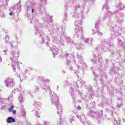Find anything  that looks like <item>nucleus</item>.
Returning a JSON list of instances; mask_svg holds the SVG:
<instances>
[{
	"label": "nucleus",
	"instance_id": "nucleus-59",
	"mask_svg": "<svg viewBox=\"0 0 125 125\" xmlns=\"http://www.w3.org/2000/svg\"><path fill=\"white\" fill-rule=\"evenodd\" d=\"M82 13H83V12H84L83 10L82 11Z\"/></svg>",
	"mask_w": 125,
	"mask_h": 125
},
{
	"label": "nucleus",
	"instance_id": "nucleus-18",
	"mask_svg": "<svg viewBox=\"0 0 125 125\" xmlns=\"http://www.w3.org/2000/svg\"><path fill=\"white\" fill-rule=\"evenodd\" d=\"M9 15L10 16L13 15L14 16H18V12L16 9V6L15 5L11 9H10Z\"/></svg>",
	"mask_w": 125,
	"mask_h": 125
},
{
	"label": "nucleus",
	"instance_id": "nucleus-7",
	"mask_svg": "<svg viewBox=\"0 0 125 125\" xmlns=\"http://www.w3.org/2000/svg\"><path fill=\"white\" fill-rule=\"evenodd\" d=\"M8 1L9 0H0V15L2 19L5 18V14H4V7L8 6Z\"/></svg>",
	"mask_w": 125,
	"mask_h": 125
},
{
	"label": "nucleus",
	"instance_id": "nucleus-27",
	"mask_svg": "<svg viewBox=\"0 0 125 125\" xmlns=\"http://www.w3.org/2000/svg\"><path fill=\"white\" fill-rule=\"evenodd\" d=\"M14 98H13V94H11L10 96L8 97V98L7 99V102H8V104H12V102L13 101V99Z\"/></svg>",
	"mask_w": 125,
	"mask_h": 125
},
{
	"label": "nucleus",
	"instance_id": "nucleus-17",
	"mask_svg": "<svg viewBox=\"0 0 125 125\" xmlns=\"http://www.w3.org/2000/svg\"><path fill=\"white\" fill-rule=\"evenodd\" d=\"M36 25H35V28L36 30V35L40 36L42 37V36H44V34L43 33H42L39 31V28H40V23H39V20H36L35 21Z\"/></svg>",
	"mask_w": 125,
	"mask_h": 125
},
{
	"label": "nucleus",
	"instance_id": "nucleus-50",
	"mask_svg": "<svg viewBox=\"0 0 125 125\" xmlns=\"http://www.w3.org/2000/svg\"><path fill=\"white\" fill-rule=\"evenodd\" d=\"M0 62H2V59L1 58H0Z\"/></svg>",
	"mask_w": 125,
	"mask_h": 125
},
{
	"label": "nucleus",
	"instance_id": "nucleus-30",
	"mask_svg": "<svg viewBox=\"0 0 125 125\" xmlns=\"http://www.w3.org/2000/svg\"><path fill=\"white\" fill-rule=\"evenodd\" d=\"M69 122L71 125L74 124L75 122V116L74 115H70L69 117Z\"/></svg>",
	"mask_w": 125,
	"mask_h": 125
},
{
	"label": "nucleus",
	"instance_id": "nucleus-21",
	"mask_svg": "<svg viewBox=\"0 0 125 125\" xmlns=\"http://www.w3.org/2000/svg\"><path fill=\"white\" fill-rule=\"evenodd\" d=\"M57 114H58L59 116H61L63 112V107H62L61 105L59 104L57 105Z\"/></svg>",
	"mask_w": 125,
	"mask_h": 125
},
{
	"label": "nucleus",
	"instance_id": "nucleus-26",
	"mask_svg": "<svg viewBox=\"0 0 125 125\" xmlns=\"http://www.w3.org/2000/svg\"><path fill=\"white\" fill-rule=\"evenodd\" d=\"M95 34H97L98 36H100V37H102L103 36V33L99 32L98 29H97L96 31L94 30L93 31L92 35H95Z\"/></svg>",
	"mask_w": 125,
	"mask_h": 125
},
{
	"label": "nucleus",
	"instance_id": "nucleus-61",
	"mask_svg": "<svg viewBox=\"0 0 125 125\" xmlns=\"http://www.w3.org/2000/svg\"><path fill=\"white\" fill-rule=\"evenodd\" d=\"M30 22L32 23V21H31Z\"/></svg>",
	"mask_w": 125,
	"mask_h": 125
},
{
	"label": "nucleus",
	"instance_id": "nucleus-62",
	"mask_svg": "<svg viewBox=\"0 0 125 125\" xmlns=\"http://www.w3.org/2000/svg\"><path fill=\"white\" fill-rule=\"evenodd\" d=\"M12 92H13V91H12Z\"/></svg>",
	"mask_w": 125,
	"mask_h": 125
},
{
	"label": "nucleus",
	"instance_id": "nucleus-12",
	"mask_svg": "<svg viewBox=\"0 0 125 125\" xmlns=\"http://www.w3.org/2000/svg\"><path fill=\"white\" fill-rule=\"evenodd\" d=\"M34 0H28L26 2V7L27 11L28 12H31V13H34L35 12V10L33 8V5L35 4Z\"/></svg>",
	"mask_w": 125,
	"mask_h": 125
},
{
	"label": "nucleus",
	"instance_id": "nucleus-42",
	"mask_svg": "<svg viewBox=\"0 0 125 125\" xmlns=\"http://www.w3.org/2000/svg\"><path fill=\"white\" fill-rule=\"evenodd\" d=\"M49 122L44 121L43 123V125H48Z\"/></svg>",
	"mask_w": 125,
	"mask_h": 125
},
{
	"label": "nucleus",
	"instance_id": "nucleus-56",
	"mask_svg": "<svg viewBox=\"0 0 125 125\" xmlns=\"http://www.w3.org/2000/svg\"><path fill=\"white\" fill-rule=\"evenodd\" d=\"M3 52H5V53H6V50H3Z\"/></svg>",
	"mask_w": 125,
	"mask_h": 125
},
{
	"label": "nucleus",
	"instance_id": "nucleus-6",
	"mask_svg": "<svg viewBox=\"0 0 125 125\" xmlns=\"http://www.w3.org/2000/svg\"><path fill=\"white\" fill-rule=\"evenodd\" d=\"M89 116L94 119H97L99 125L101 124V121H102L104 120L102 118V117H103V111L102 110L98 112H95L94 111L91 110L90 111Z\"/></svg>",
	"mask_w": 125,
	"mask_h": 125
},
{
	"label": "nucleus",
	"instance_id": "nucleus-44",
	"mask_svg": "<svg viewBox=\"0 0 125 125\" xmlns=\"http://www.w3.org/2000/svg\"><path fill=\"white\" fill-rule=\"evenodd\" d=\"M99 23H100V21H97V22H96L95 23V28L96 29V26H97V25H98Z\"/></svg>",
	"mask_w": 125,
	"mask_h": 125
},
{
	"label": "nucleus",
	"instance_id": "nucleus-33",
	"mask_svg": "<svg viewBox=\"0 0 125 125\" xmlns=\"http://www.w3.org/2000/svg\"><path fill=\"white\" fill-rule=\"evenodd\" d=\"M118 43L119 44V45L122 47L125 46V42H123L121 39H118Z\"/></svg>",
	"mask_w": 125,
	"mask_h": 125
},
{
	"label": "nucleus",
	"instance_id": "nucleus-34",
	"mask_svg": "<svg viewBox=\"0 0 125 125\" xmlns=\"http://www.w3.org/2000/svg\"><path fill=\"white\" fill-rule=\"evenodd\" d=\"M15 5L16 6H16H18L17 11L18 13H19L21 11V5H20V4H18L17 5Z\"/></svg>",
	"mask_w": 125,
	"mask_h": 125
},
{
	"label": "nucleus",
	"instance_id": "nucleus-28",
	"mask_svg": "<svg viewBox=\"0 0 125 125\" xmlns=\"http://www.w3.org/2000/svg\"><path fill=\"white\" fill-rule=\"evenodd\" d=\"M84 42L86 43H88V44H90L91 45L92 44V38H86V39H83Z\"/></svg>",
	"mask_w": 125,
	"mask_h": 125
},
{
	"label": "nucleus",
	"instance_id": "nucleus-58",
	"mask_svg": "<svg viewBox=\"0 0 125 125\" xmlns=\"http://www.w3.org/2000/svg\"><path fill=\"white\" fill-rule=\"evenodd\" d=\"M58 88H59V86H57V89H58Z\"/></svg>",
	"mask_w": 125,
	"mask_h": 125
},
{
	"label": "nucleus",
	"instance_id": "nucleus-19",
	"mask_svg": "<svg viewBox=\"0 0 125 125\" xmlns=\"http://www.w3.org/2000/svg\"><path fill=\"white\" fill-rule=\"evenodd\" d=\"M0 104L1 105L2 107L5 108L8 104L7 103V99L0 98Z\"/></svg>",
	"mask_w": 125,
	"mask_h": 125
},
{
	"label": "nucleus",
	"instance_id": "nucleus-23",
	"mask_svg": "<svg viewBox=\"0 0 125 125\" xmlns=\"http://www.w3.org/2000/svg\"><path fill=\"white\" fill-rule=\"evenodd\" d=\"M5 107L8 108V110L10 113H12V111L13 110V109H14V105H13V104H8L7 106H5Z\"/></svg>",
	"mask_w": 125,
	"mask_h": 125
},
{
	"label": "nucleus",
	"instance_id": "nucleus-10",
	"mask_svg": "<svg viewBox=\"0 0 125 125\" xmlns=\"http://www.w3.org/2000/svg\"><path fill=\"white\" fill-rule=\"evenodd\" d=\"M34 105L35 108H33V113H35L36 117L40 118V109L42 107V103L35 101Z\"/></svg>",
	"mask_w": 125,
	"mask_h": 125
},
{
	"label": "nucleus",
	"instance_id": "nucleus-3",
	"mask_svg": "<svg viewBox=\"0 0 125 125\" xmlns=\"http://www.w3.org/2000/svg\"><path fill=\"white\" fill-rule=\"evenodd\" d=\"M74 18H75V25L76 27L74 29L75 36L77 38H79L81 40L83 38V28L82 27V19L79 17V13L75 12L73 15Z\"/></svg>",
	"mask_w": 125,
	"mask_h": 125
},
{
	"label": "nucleus",
	"instance_id": "nucleus-36",
	"mask_svg": "<svg viewBox=\"0 0 125 125\" xmlns=\"http://www.w3.org/2000/svg\"><path fill=\"white\" fill-rule=\"evenodd\" d=\"M33 89L34 90L33 92H38L40 90V88L37 86H33Z\"/></svg>",
	"mask_w": 125,
	"mask_h": 125
},
{
	"label": "nucleus",
	"instance_id": "nucleus-39",
	"mask_svg": "<svg viewBox=\"0 0 125 125\" xmlns=\"http://www.w3.org/2000/svg\"><path fill=\"white\" fill-rule=\"evenodd\" d=\"M67 42L72 44V40L70 38H68L67 39Z\"/></svg>",
	"mask_w": 125,
	"mask_h": 125
},
{
	"label": "nucleus",
	"instance_id": "nucleus-8",
	"mask_svg": "<svg viewBox=\"0 0 125 125\" xmlns=\"http://www.w3.org/2000/svg\"><path fill=\"white\" fill-rule=\"evenodd\" d=\"M108 9H109L108 4L107 3L104 4L103 6V11H106V13L104 15V19L107 20L108 22H110L112 20L113 12L108 11Z\"/></svg>",
	"mask_w": 125,
	"mask_h": 125
},
{
	"label": "nucleus",
	"instance_id": "nucleus-49",
	"mask_svg": "<svg viewBox=\"0 0 125 125\" xmlns=\"http://www.w3.org/2000/svg\"><path fill=\"white\" fill-rule=\"evenodd\" d=\"M81 83L82 84H84V81H82V82H81Z\"/></svg>",
	"mask_w": 125,
	"mask_h": 125
},
{
	"label": "nucleus",
	"instance_id": "nucleus-15",
	"mask_svg": "<svg viewBox=\"0 0 125 125\" xmlns=\"http://www.w3.org/2000/svg\"><path fill=\"white\" fill-rule=\"evenodd\" d=\"M79 58V64L78 65V68L80 69H85L86 68V64L83 62V57L82 56H78Z\"/></svg>",
	"mask_w": 125,
	"mask_h": 125
},
{
	"label": "nucleus",
	"instance_id": "nucleus-45",
	"mask_svg": "<svg viewBox=\"0 0 125 125\" xmlns=\"http://www.w3.org/2000/svg\"><path fill=\"white\" fill-rule=\"evenodd\" d=\"M12 114H16V110H12Z\"/></svg>",
	"mask_w": 125,
	"mask_h": 125
},
{
	"label": "nucleus",
	"instance_id": "nucleus-52",
	"mask_svg": "<svg viewBox=\"0 0 125 125\" xmlns=\"http://www.w3.org/2000/svg\"><path fill=\"white\" fill-rule=\"evenodd\" d=\"M123 121L124 123H125V118H123Z\"/></svg>",
	"mask_w": 125,
	"mask_h": 125
},
{
	"label": "nucleus",
	"instance_id": "nucleus-4",
	"mask_svg": "<svg viewBox=\"0 0 125 125\" xmlns=\"http://www.w3.org/2000/svg\"><path fill=\"white\" fill-rule=\"evenodd\" d=\"M43 89L45 90L46 92H48L50 96V100L52 105H54V106H57L59 105V102L58 101V96L54 92L51 95L52 92L50 87L48 86L45 85H43Z\"/></svg>",
	"mask_w": 125,
	"mask_h": 125
},
{
	"label": "nucleus",
	"instance_id": "nucleus-9",
	"mask_svg": "<svg viewBox=\"0 0 125 125\" xmlns=\"http://www.w3.org/2000/svg\"><path fill=\"white\" fill-rule=\"evenodd\" d=\"M42 19L46 23V25H44L46 28H47V27H49V28H51L52 26H53V23H52V21H50L49 19H50V17H49V15L47 14H44L43 13L42 14Z\"/></svg>",
	"mask_w": 125,
	"mask_h": 125
},
{
	"label": "nucleus",
	"instance_id": "nucleus-55",
	"mask_svg": "<svg viewBox=\"0 0 125 125\" xmlns=\"http://www.w3.org/2000/svg\"><path fill=\"white\" fill-rule=\"evenodd\" d=\"M104 76H105V78L107 79V76L106 75V74H104Z\"/></svg>",
	"mask_w": 125,
	"mask_h": 125
},
{
	"label": "nucleus",
	"instance_id": "nucleus-53",
	"mask_svg": "<svg viewBox=\"0 0 125 125\" xmlns=\"http://www.w3.org/2000/svg\"><path fill=\"white\" fill-rule=\"evenodd\" d=\"M27 17H28V18H30V19H31V17L29 16V15H27Z\"/></svg>",
	"mask_w": 125,
	"mask_h": 125
},
{
	"label": "nucleus",
	"instance_id": "nucleus-13",
	"mask_svg": "<svg viewBox=\"0 0 125 125\" xmlns=\"http://www.w3.org/2000/svg\"><path fill=\"white\" fill-rule=\"evenodd\" d=\"M74 89H79V86H78L77 82L74 83V86H71V88L70 90V93H71V95L74 101H75V100H76V98H77V96L76 95V92Z\"/></svg>",
	"mask_w": 125,
	"mask_h": 125
},
{
	"label": "nucleus",
	"instance_id": "nucleus-11",
	"mask_svg": "<svg viewBox=\"0 0 125 125\" xmlns=\"http://www.w3.org/2000/svg\"><path fill=\"white\" fill-rule=\"evenodd\" d=\"M69 54H66V57L67 58L66 59V65L69 66L70 69H72L73 67L72 65H74V64H76V61H75V57L73 54H71V57H68L69 56Z\"/></svg>",
	"mask_w": 125,
	"mask_h": 125
},
{
	"label": "nucleus",
	"instance_id": "nucleus-60",
	"mask_svg": "<svg viewBox=\"0 0 125 125\" xmlns=\"http://www.w3.org/2000/svg\"><path fill=\"white\" fill-rule=\"evenodd\" d=\"M114 13H116V11L114 12Z\"/></svg>",
	"mask_w": 125,
	"mask_h": 125
},
{
	"label": "nucleus",
	"instance_id": "nucleus-20",
	"mask_svg": "<svg viewBox=\"0 0 125 125\" xmlns=\"http://www.w3.org/2000/svg\"><path fill=\"white\" fill-rule=\"evenodd\" d=\"M117 16L118 17L117 21V23H119L120 25H122L123 20H124V15L123 14H118Z\"/></svg>",
	"mask_w": 125,
	"mask_h": 125
},
{
	"label": "nucleus",
	"instance_id": "nucleus-41",
	"mask_svg": "<svg viewBox=\"0 0 125 125\" xmlns=\"http://www.w3.org/2000/svg\"><path fill=\"white\" fill-rule=\"evenodd\" d=\"M42 82H45L46 83H49V80L48 79H46V80H42Z\"/></svg>",
	"mask_w": 125,
	"mask_h": 125
},
{
	"label": "nucleus",
	"instance_id": "nucleus-57",
	"mask_svg": "<svg viewBox=\"0 0 125 125\" xmlns=\"http://www.w3.org/2000/svg\"><path fill=\"white\" fill-rule=\"evenodd\" d=\"M64 15L66 16L67 15V13H64Z\"/></svg>",
	"mask_w": 125,
	"mask_h": 125
},
{
	"label": "nucleus",
	"instance_id": "nucleus-38",
	"mask_svg": "<svg viewBox=\"0 0 125 125\" xmlns=\"http://www.w3.org/2000/svg\"><path fill=\"white\" fill-rule=\"evenodd\" d=\"M76 48H77L78 50L79 49H82V44L81 43H79V44L76 45Z\"/></svg>",
	"mask_w": 125,
	"mask_h": 125
},
{
	"label": "nucleus",
	"instance_id": "nucleus-35",
	"mask_svg": "<svg viewBox=\"0 0 125 125\" xmlns=\"http://www.w3.org/2000/svg\"><path fill=\"white\" fill-rule=\"evenodd\" d=\"M83 124L85 125H90V121L86 119L85 121H83Z\"/></svg>",
	"mask_w": 125,
	"mask_h": 125
},
{
	"label": "nucleus",
	"instance_id": "nucleus-29",
	"mask_svg": "<svg viewBox=\"0 0 125 125\" xmlns=\"http://www.w3.org/2000/svg\"><path fill=\"white\" fill-rule=\"evenodd\" d=\"M21 116L25 118V117H26V109L24 108V106H23V105L21 106Z\"/></svg>",
	"mask_w": 125,
	"mask_h": 125
},
{
	"label": "nucleus",
	"instance_id": "nucleus-14",
	"mask_svg": "<svg viewBox=\"0 0 125 125\" xmlns=\"http://www.w3.org/2000/svg\"><path fill=\"white\" fill-rule=\"evenodd\" d=\"M111 30L112 32V35H115L113 38H116L118 36H121L122 35V32L121 30H120V28H119V26H115L114 27H111Z\"/></svg>",
	"mask_w": 125,
	"mask_h": 125
},
{
	"label": "nucleus",
	"instance_id": "nucleus-54",
	"mask_svg": "<svg viewBox=\"0 0 125 125\" xmlns=\"http://www.w3.org/2000/svg\"><path fill=\"white\" fill-rule=\"evenodd\" d=\"M5 34H7V33H8L7 31V30H5Z\"/></svg>",
	"mask_w": 125,
	"mask_h": 125
},
{
	"label": "nucleus",
	"instance_id": "nucleus-37",
	"mask_svg": "<svg viewBox=\"0 0 125 125\" xmlns=\"http://www.w3.org/2000/svg\"><path fill=\"white\" fill-rule=\"evenodd\" d=\"M41 1L42 3V8L43 7H42V5H43V4H46L47 3V0H41Z\"/></svg>",
	"mask_w": 125,
	"mask_h": 125
},
{
	"label": "nucleus",
	"instance_id": "nucleus-24",
	"mask_svg": "<svg viewBox=\"0 0 125 125\" xmlns=\"http://www.w3.org/2000/svg\"><path fill=\"white\" fill-rule=\"evenodd\" d=\"M6 122L7 124H12V123H15V119L12 117H9L7 118Z\"/></svg>",
	"mask_w": 125,
	"mask_h": 125
},
{
	"label": "nucleus",
	"instance_id": "nucleus-2",
	"mask_svg": "<svg viewBox=\"0 0 125 125\" xmlns=\"http://www.w3.org/2000/svg\"><path fill=\"white\" fill-rule=\"evenodd\" d=\"M16 56V53L14 51H12L10 55V60L12 61V67L14 71L16 72V70H19V73L15 74L16 77H19L21 81H23L27 79V69H25L24 72L20 70V67H19V64H18V58H15Z\"/></svg>",
	"mask_w": 125,
	"mask_h": 125
},
{
	"label": "nucleus",
	"instance_id": "nucleus-5",
	"mask_svg": "<svg viewBox=\"0 0 125 125\" xmlns=\"http://www.w3.org/2000/svg\"><path fill=\"white\" fill-rule=\"evenodd\" d=\"M42 43H45L46 46H49L50 49L53 51V53L54 55H57L59 53V50L58 48L55 45H52V44H49V38L48 36H46L42 38Z\"/></svg>",
	"mask_w": 125,
	"mask_h": 125
},
{
	"label": "nucleus",
	"instance_id": "nucleus-25",
	"mask_svg": "<svg viewBox=\"0 0 125 125\" xmlns=\"http://www.w3.org/2000/svg\"><path fill=\"white\" fill-rule=\"evenodd\" d=\"M77 118H78L79 120H80L81 122H82V123L83 121H86L85 116H84V114L83 113H82L80 116L77 115Z\"/></svg>",
	"mask_w": 125,
	"mask_h": 125
},
{
	"label": "nucleus",
	"instance_id": "nucleus-46",
	"mask_svg": "<svg viewBox=\"0 0 125 125\" xmlns=\"http://www.w3.org/2000/svg\"><path fill=\"white\" fill-rule=\"evenodd\" d=\"M122 104H118L117 105V108L119 109V108H120V107H121Z\"/></svg>",
	"mask_w": 125,
	"mask_h": 125
},
{
	"label": "nucleus",
	"instance_id": "nucleus-1",
	"mask_svg": "<svg viewBox=\"0 0 125 125\" xmlns=\"http://www.w3.org/2000/svg\"><path fill=\"white\" fill-rule=\"evenodd\" d=\"M102 43L103 45H98L97 49L94 52L93 59H91V61L95 62V63H99L100 60L102 58L101 53L102 52H106L110 49V45H111V42H109L106 40L104 39L102 41ZM104 43H106L104 45Z\"/></svg>",
	"mask_w": 125,
	"mask_h": 125
},
{
	"label": "nucleus",
	"instance_id": "nucleus-47",
	"mask_svg": "<svg viewBox=\"0 0 125 125\" xmlns=\"http://www.w3.org/2000/svg\"><path fill=\"white\" fill-rule=\"evenodd\" d=\"M77 109L78 110H81L82 109V107L81 106H78Z\"/></svg>",
	"mask_w": 125,
	"mask_h": 125
},
{
	"label": "nucleus",
	"instance_id": "nucleus-16",
	"mask_svg": "<svg viewBox=\"0 0 125 125\" xmlns=\"http://www.w3.org/2000/svg\"><path fill=\"white\" fill-rule=\"evenodd\" d=\"M4 83L7 87H12L14 83H13V79L11 78H6L4 81Z\"/></svg>",
	"mask_w": 125,
	"mask_h": 125
},
{
	"label": "nucleus",
	"instance_id": "nucleus-51",
	"mask_svg": "<svg viewBox=\"0 0 125 125\" xmlns=\"http://www.w3.org/2000/svg\"><path fill=\"white\" fill-rule=\"evenodd\" d=\"M56 39H57V40H58V38H60V36H57V37H56Z\"/></svg>",
	"mask_w": 125,
	"mask_h": 125
},
{
	"label": "nucleus",
	"instance_id": "nucleus-31",
	"mask_svg": "<svg viewBox=\"0 0 125 125\" xmlns=\"http://www.w3.org/2000/svg\"><path fill=\"white\" fill-rule=\"evenodd\" d=\"M117 9H119V10H122L123 8H125V5L124 4H119L116 6Z\"/></svg>",
	"mask_w": 125,
	"mask_h": 125
},
{
	"label": "nucleus",
	"instance_id": "nucleus-40",
	"mask_svg": "<svg viewBox=\"0 0 125 125\" xmlns=\"http://www.w3.org/2000/svg\"><path fill=\"white\" fill-rule=\"evenodd\" d=\"M64 86H69V82L68 81H65L64 82Z\"/></svg>",
	"mask_w": 125,
	"mask_h": 125
},
{
	"label": "nucleus",
	"instance_id": "nucleus-43",
	"mask_svg": "<svg viewBox=\"0 0 125 125\" xmlns=\"http://www.w3.org/2000/svg\"><path fill=\"white\" fill-rule=\"evenodd\" d=\"M80 6L79 4L75 6V9H78V8H80Z\"/></svg>",
	"mask_w": 125,
	"mask_h": 125
},
{
	"label": "nucleus",
	"instance_id": "nucleus-48",
	"mask_svg": "<svg viewBox=\"0 0 125 125\" xmlns=\"http://www.w3.org/2000/svg\"><path fill=\"white\" fill-rule=\"evenodd\" d=\"M26 125H32L30 122H27Z\"/></svg>",
	"mask_w": 125,
	"mask_h": 125
},
{
	"label": "nucleus",
	"instance_id": "nucleus-22",
	"mask_svg": "<svg viewBox=\"0 0 125 125\" xmlns=\"http://www.w3.org/2000/svg\"><path fill=\"white\" fill-rule=\"evenodd\" d=\"M4 41H5V43H9L11 47V49L13 48L14 46H13V43H12L11 42H9V37H8V34H7L5 35V37L4 38Z\"/></svg>",
	"mask_w": 125,
	"mask_h": 125
},
{
	"label": "nucleus",
	"instance_id": "nucleus-32",
	"mask_svg": "<svg viewBox=\"0 0 125 125\" xmlns=\"http://www.w3.org/2000/svg\"><path fill=\"white\" fill-rule=\"evenodd\" d=\"M18 99L21 103H22V102H24V98H23V94H20L19 95Z\"/></svg>",
	"mask_w": 125,
	"mask_h": 125
}]
</instances>
